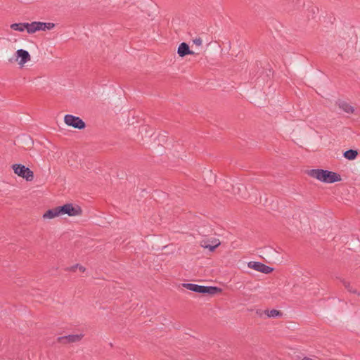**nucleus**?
<instances>
[{
	"mask_svg": "<svg viewBox=\"0 0 360 360\" xmlns=\"http://www.w3.org/2000/svg\"><path fill=\"white\" fill-rule=\"evenodd\" d=\"M308 174L311 177L325 184H332L341 181V176L339 174L321 169H311L309 171Z\"/></svg>",
	"mask_w": 360,
	"mask_h": 360,
	"instance_id": "1",
	"label": "nucleus"
},
{
	"mask_svg": "<svg viewBox=\"0 0 360 360\" xmlns=\"http://www.w3.org/2000/svg\"><path fill=\"white\" fill-rule=\"evenodd\" d=\"M182 285L189 290L204 295H214L222 292L221 288L216 286H204L194 283H183Z\"/></svg>",
	"mask_w": 360,
	"mask_h": 360,
	"instance_id": "2",
	"label": "nucleus"
},
{
	"mask_svg": "<svg viewBox=\"0 0 360 360\" xmlns=\"http://www.w3.org/2000/svg\"><path fill=\"white\" fill-rule=\"evenodd\" d=\"M54 27L55 24L53 22H44L41 21L27 22V32L29 34H34L39 31L51 30Z\"/></svg>",
	"mask_w": 360,
	"mask_h": 360,
	"instance_id": "3",
	"label": "nucleus"
},
{
	"mask_svg": "<svg viewBox=\"0 0 360 360\" xmlns=\"http://www.w3.org/2000/svg\"><path fill=\"white\" fill-rule=\"evenodd\" d=\"M61 212V217L68 215V217L80 216L82 213L81 207L75 203H66L63 206H59Z\"/></svg>",
	"mask_w": 360,
	"mask_h": 360,
	"instance_id": "4",
	"label": "nucleus"
},
{
	"mask_svg": "<svg viewBox=\"0 0 360 360\" xmlns=\"http://www.w3.org/2000/svg\"><path fill=\"white\" fill-rule=\"evenodd\" d=\"M13 170L15 174L25 179L27 181H31L34 179V173L28 167L21 164H15L12 166Z\"/></svg>",
	"mask_w": 360,
	"mask_h": 360,
	"instance_id": "5",
	"label": "nucleus"
},
{
	"mask_svg": "<svg viewBox=\"0 0 360 360\" xmlns=\"http://www.w3.org/2000/svg\"><path fill=\"white\" fill-rule=\"evenodd\" d=\"M64 122L66 125L77 129H84L86 127L85 122L79 117L72 115H65Z\"/></svg>",
	"mask_w": 360,
	"mask_h": 360,
	"instance_id": "6",
	"label": "nucleus"
},
{
	"mask_svg": "<svg viewBox=\"0 0 360 360\" xmlns=\"http://www.w3.org/2000/svg\"><path fill=\"white\" fill-rule=\"evenodd\" d=\"M15 60L18 65L22 68L25 65L31 60V56L29 52L24 49H18L15 53Z\"/></svg>",
	"mask_w": 360,
	"mask_h": 360,
	"instance_id": "7",
	"label": "nucleus"
},
{
	"mask_svg": "<svg viewBox=\"0 0 360 360\" xmlns=\"http://www.w3.org/2000/svg\"><path fill=\"white\" fill-rule=\"evenodd\" d=\"M248 266L257 271L266 274H270L274 270L273 268L258 262H250L248 263Z\"/></svg>",
	"mask_w": 360,
	"mask_h": 360,
	"instance_id": "8",
	"label": "nucleus"
},
{
	"mask_svg": "<svg viewBox=\"0 0 360 360\" xmlns=\"http://www.w3.org/2000/svg\"><path fill=\"white\" fill-rule=\"evenodd\" d=\"M219 245L220 241L217 238L203 239L200 241L201 247L211 252H213Z\"/></svg>",
	"mask_w": 360,
	"mask_h": 360,
	"instance_id": "9",
	"label": "nucleus"
},
{
	"mask_svg": "<svg viewBox=\"0 0 360 360\" xmlns=\"http://www.w3.org/2000/svg\"><path fill=\"white\" fill-rule=\"evenodd\" d=\"M59 217H61V212L59 206L48 210L44 213L42 216L44 219H52Z\"/></svg>",
	"mask_w": 360,
	"mask_h": 360,
	"instance_id": "10",
	"label": "nucleus"
},
{
	"mask_svg": "<svg viewBox=\"0 0 360 360\" xmlns=\"http://www.w3.org/2000/svg\"><path fill=\"white\" fill-rule=\"evenodd\" d=\"M83 336L84 335L82 333L69 335L68 336L59 338L58 340L62 343L76 342L81 340Z\"/></svg>",
	"mask_w": 360,
	"mask_h": 360,
	"instance_id": "11",
	"label": "nucleus"
},
{
	"mask_svg": "<svg viewBox=\"0 0 360 360\" xmlns=\"http://www.w3.org/2000/svg\"><path fill=\"white\" fill-rule=\"evenodd\" d=\"M177 53L180 57H184L186 55H193L194 52L190 50L186 43L182 42L179 45Z\"/></svg>",
	"mask_w": 360,
	"mask_h": 360,
	"instance_id": "12",
	"label": "nucleus"
},
{
	"mask_svg": "<svg viewBox=\"0 0 360 360\" xmlns=\"http://www.w3.org/2000/svg\"><path fill=\"white\" fill-rule=\"evenodd\" d=\"M338 105L340 109L347 113H353L354 111V107L345 101L339 100Z\"/></svg>",
	"mask_w": 360,
	"mask_h": 360,
	"instance_id": "13",
	"label": "nucleus"
},
{
	"mask_svg": "<svg viewBox=\"0 0 360 360\" xmlns=\"http://www.w3.org/2000/svg\"><path fill=\"white\" fill-rule=\"evenodd\" d=\"M10 27L14 31L20 32H22L24 31L27 32V22L13 23L10 25Z\"/></svg>",
	"mask_w": 360,
	"mask_h": 360,
	"instance_id": "14",
	"label": "nucleus"
},
{
	"mask_svg": "<svg viewBox=\"0 0 360 360\" xmlns=\"http://www.w3.org/2000/svg\"><path fill=\"white\" fill-rule=\"evenodd\" d=\"M357 155H358L357 150L350 149V150L345 151L343 155L346 159L349 160H353L356 158Z\"/></svg>",
	"mask_w": 360,
	"mask_h": 360,
	"instance_id": "15",
	"label": "nucleus"
},
{
	"mask_svg": "<svg viewBox=\"0 0 360 360\" xmlns=\"http://www.w3.org/2000/svg\"><path fill=\"white\" fill-rule=\"evenodd\" d=\"M264 313L269 318H276L282 316V312L276 309L265 310Z\"/></svg>",
	"mask_w": 360,
	"mask_h": 360,
	"instance_id": "16",
	"label": "nucleus"
},
{
	"mask_svg": "<svg viewBox=\"0 0 360 360\" xmlns=\"http://www.w3.org/2000/svg\"><path fill=\"white\" fill-rule=\"evenodd\" d=\"M77 269L79 270L80 271L82 272H84L86 269L83 266H81L79 264H76L73 266L71 267V270L72 271H76Z\"/></svg>",
	"mask_w": 360,
	"mask_h": 360,
	"instance_id": "17",
	"label": "nucleus"
},
{
	"mask_svg": "<svg viewBox=\"0 0 360 360\" xmlns=\"http://www.w3.org/2000/svg\"><path fill=\"white\" fill-rule=\"evenodd\" d=\"M193 42L195 45L198 46H200L202 44V40L198 37V38H195L193 40Z\"/></svg>",
	"mask_w": 360,
	"mask_h": 360,
	"instance_id": "18",
	"label": "nucleus"
},
{
	"mask_svg": "<svg viewBox=\"0 0 360 360\" xmlns=\"http://www.w3.org/2000/svg\"><path fill=\"white\" fill-rule=\"evenodd\" d=\"M344 285L345 287L349 290V289H350L352 288V286L350 285V283H348V282H344Z\"/></svg>",
	"mask_w": 360,
	"mask_h": 360,
	"instance_id": "19",
	"label": "nucleus"
},
{
	"mask_svg": "<svg viewBox=\"0 0 360 360\" xmlns=\"http://www.w3.org/2000/svg\"><path fill=\"white\" fill-rule=\"evenodd\" d=\"M349 291L354 294L357 293L356 290L354 289L352 287L350 289H349Z\"/></svg>",
	"mask_w": 360,
	"mask_h": 360,
	"instance_id": "20",
	"label": "nucleus"
},
{
	"mask_svg": "<svg viewBox=\"0 0 360 360\" xmlns=\"http://www.w3.org/2000/svg\"><path fill=\"white\" fill-rule=\"evenodd\" d=\"M252 102H254V103H258V104H259V103H260L259 102H258V101H252Z\"/></svg>",
	"mask_w": 360,
	"mask_h": 360,
	"instance_id": "21",
	"label": "nucleus"
}]
</instances>
